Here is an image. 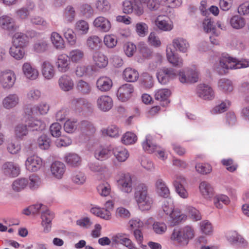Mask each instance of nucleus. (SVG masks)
Instances as JSON below:
<instances>
[{"label": "nucleus", "mask_w": 249, "mask_h": 249, "mask_svg": "<svg viewBox=\"0 0 249 249\" xmlns=\"http://www.w3.org/2000/svg\"><path fill=\"white\" fill-rule=\"evenodd\" d=\"M93 25L99 30L104 32L108 31L111 28L110 21L103 17L96 18L93 21Z\"/></svg>", "instance_id": "obj_18"}, {"label": "nucleus", "mask_w": 249, "mask_h": 249, "mask_svg": "<svg viewBox=\"0 0 249 249\" xmlns=\"http://www.w3.org/2000/svg\"><path fill=\"white\" fill-rule=\"evenodd\" d=\"M22 71L25 76L31 80L36 79L38 76V72L33 68L29 63H25L22 66Z\"/></svg>", "instance_id": "obj_22"}, {"label": "nucleus", "mask_w": 249, "mask_h": 249, "mask_svg": "<svg viewBox=\"0 0 249 249\" xmlns=\"http://www.w3.org/2000/svg\"><path fill=\"white\" fill-rule=\"evenodd\" d=\"M219 88L225 92H231L233 89L232 82L229 79H221L218 83Z\"/></svg>", "instance_id": "obj_54"}, {"label": "nucleus", "mask_w": 249, "mask_h": 249, "mask_svg": "<svg viewBox=\"0 0 249 249\" xmlns=\"http://www.w3.org/2000/svg\"><path fill=\"white\" fill-rule=\"evenodd\" d=\"M102 134L104 135H107L110 137H116L119 136L120 130L115 125H111L106 129L102 130Z\"/></svg>", "instance_id": "obj_49"}, {"label": "nucleus", "mask_w": 249, "mask_h": 249, "mask_svg": "<svg viewBox=\"0 0 249 249\" xmlns=\"http://www.w3.org/2000/svg\"><path fill=\"white\" fill-rule=\"evenodd\" d=\"M97 88L102 91H108L112 86L111 79L107 76L100 77L96 82Z\"/></svg>", "instance_id": "obj_17"}, {"label": "nucleus", "mask_w": 249, "mask_h": 249, "mask_svg": "<svg viewBox=\"0 0 249 249\" xmlns=\"http://www.w3.org/2000/svg\"><path fill=\"white\" fill-rule=\"evenodd\" d=\"M166 55L168 61L174 66L181 67L183 64L181 58L174 53L171 48L166 49Z\"/></svg>", "instance_id": "obj_26"}, {"label": "nucleus", "mask_w": 249, "mask_h": 249, "mask_svg": "<svg viewBox=\"0 0 249 249\" xmlns=\"http://www.w3.org/2000/svg\"><path fill=\"white\" fill-rule=\"evenodd\" d=\"M93 67L90 65L87 66L79 65L75 69V74L78 77H82L84 75H89L92 74Z\"/></svg>", "instance_id": "obj_44"}, {"label": "nucleus", "mask_w": 249, "mask_h": 249, "mask_svg": "<svg viewBox=\"0 0 249 249\" xmlns=\"http://www.w3.org/2000/svg\"><path fill=\"white\" fill-rule=\"evenodd\" d=\"M155 186L157 194L164 198H168L170 196V191L164 181L161 178L157 179Z\"/></svg>", "instance_id": "obj_11"}, {"label": "nucleus", "mask_w": 249, "mask_h": 249, "mask_svg": "<svg viewBox=\"0 0 249 249\" xmlns=\"http://www.w3.org/2000/svg\"><path fill=\"white\" fill-rule=\"evenodd\" d=\"M4 173L9 177L18 176L20 172L19 167L12 162H7L2 166Z\"/></svg>", "instance_id": "obj_13"}, {"label": "nucleus", "mask_w": 249, "mask_h": 249, "mask_svg": "<svg viewBox=\"0 0 249 249\" xmlns=\"http://www.w3.org/2000/svg\"><path fill=\"white\" fill-rule=\"evenodd\" d=\"M65 161L71 167H76L80 165L81 159L80 156L75 153H70L65 157Z\"/></svg>", "instance_id": "obj_27"}, {"label": "nucleus", "mask_w": 249, "mask_h": 249, "mask_svg": "<svg viewBox=\"0 0 249 249\" xmlns=\"http://www.w3.org/2000/svg\"><path fill=\"white\" fill-rule=\"evenodd\" d=\"M245 19L240 15L232 16L230 20L231 26L234 29L239 30L244 28L246 25Z\"/></svg>", "instance_id": "obj_28"}, {"label": "nucleus", "mask_w": 249, "mask_h": 249, "mask_svg": "<svg viewBox=\"0 0 249 249\" xmlns=\"http://www.w3.org/2000/svg\"><path fill=\"white\" fill-rule=\"evenodd\" d=\"M61 28L64 33V36L69 43L71 46L74 45L76 42V36L73 31L70 29L66 28L64 26H62Z\"/></svg>", "instance_id": "obj_40"}, {"label": "nucleus", "mask_w": 249, "mask_h": 249, "mask_svg": "<svg viewBox=\"0 0 249 249\" xmlns=\"http://www.w3.org/2000/svg\"><path fill=\"white\" fill-rule=\"evenodd\" d=\"M189 216L194 221L200 220L202 218L201 215L197 210L191 206H188L187 208Z\"/></svg>", "instance_id": "obj_60"}, {"label": "nucleus", "mask_w": 249, "mask_h": 249, "mask_svg": "<svg viewBox=\"0 0 249 249\" xmlns=\"http://www.w3.org/2000/svg\"><path fill=\"white\" fill-rule=\"evenodd\" d=\"M173 183L176 191L178 195L182 198H187L188 197V193L184 186L186 183L185 178L182 176H177Z\"/></svg>", "instance_id": "obj_8"}, {"label": "nucleus", "mask_w": 249, "mask_h": 249, "mask_svg": "<svg viewBox=\"0 0 249 249\" xmlns=\"http://www.w3.org/2000/svg\"><path fill=\"white\" fill-rule=\"evenodd\" d=\"M87 46L91 50H97L102 45V39L97 36H91L87 40Z\"/></svg>", "instance_id": "obj_25"}, {"label": "nucleus", "mask_w": 249, "mask_h": 249, "mask_svg": "<svg viewBox=\"0 0 249 249\" xmlns=\"http://www.w3.org/2000/svg\"><path fill=\"white\" fill-rule=\"evenodd\" d=\"M51 139L45 134L40 136L37 139V144L41 149L47 150L51 145Z\"/></svg>", "instance_id": "obj_45"}, {"label": "nucleus", "mask_w": 249, "mask_h": 249, "mask_svg": "<svg viewBox=\"0 0 249 249\" xmlns=\"http://www.w3.org/2000/svg\"><path fill=\"white\" fill-rule=\"evenodd\" d=\"M51 41L57 49H62L64 47L63 38L56 32H53L51 36Z\"/></svg>", "instance_id": "obj_47"}, {"label": "nucleus", "mask_w": 249, "mask_h": 249, "mask_svg": "<svg viewBox=\"0 0 249 249\" xmlns=\"http://www.w3.org/2000/svg\"><path fill=\"white\" fill-rule=\"evenodd\" d=\"M71 179L75 184L82 185L86 182V177L83 172H76L73 174Z\"/></svg>", "instance_id": "obj_56"}, {"label": "nucleus", "mask_w": 249, "mask_h": 249, "mask_svg": "<svg viewBox=\"0 0 249 249\" xmlns=\"http://www.w3.org/2000/svg\"><path fill=\"white\" fill-rule=\"evenodd\" d=\"M134 90V86L130 84L122 85L118 89L117 96L118 99L122 102L128 101L132 96Z\"/></svg>", "instance_id": "obj_4"}, {"label": "nucleus", "mask_w": 249, "mask_h": 249, "mask_svg": "<svg viewBox=\"0 0 249 249\" xmlns=\"http://www.w3.org/2000/svg\"><path fill=\"white\" fill-rule=\"evenodd\" d=\"M123 78L128 82H135L139 77L138 71L131 68H126L123 71Z\"/></svg>", "instance_id": "obj_20"}, {"label": "nucleus", "mask_w": 249, "mask_h": 249, "mask_svg": "<svg viewBox=\"0 0 249 249\" xmlns=\"http://www.w3.org/2000/svg\"><path fill=\"white\" fill-rule=\"evenodd\" d=\"M76 88L79 92L84 95L89 94L91 90L90 85L83 80H80L77 82Z\"/></svg>", "instance_id": "obj_43"}, {"label": "nucleus", "mask_w": 249, "mask_h": 249, "mask_svg": "<svg viewBox=\"0 0 249 249\" xmlns=\"http://www.w3.org/2000/svg\"><path fill=\"white\" fill-rule=\"evenodd\" d=\"M230 202L229 198L224 195H217L213 198L214 205L218 209H221L223 207V204L228 205Z\"/></svg>", "instance_id": "obj_42"}, {"label": "nucleus", "mask_w": 249, "mask_h": 249, "mask_svg": "<svg viewBox=\"0 0 249 249\" xmlns=\"http://www.w3.org/2000/svg\"><path fill=\"white\" fill-rule=\"evenodd\" d=\"M97 189L99 194L104 196H108L110 192V185L107 182L99 184Z\"/></svg>", "instance_id": "obj_63"}, {"label": "nucleus", "mask_w": 249, "mask_h": 249, "mask_svg": "<svg viewBox=\"0 0 249 249\" xmlns=\"http://www.w3.org/2000/svg\"><path fill=\"white\" fill-rule=\"evenodd\" d=\"M16 79L15 74L12 71H5L0 73V82L4 89L11 88L14 85Z\"/></svg>", "instance_id": "obj_3"}, {"label": "nucleus", "mask_w": 249, "mask_h": 249, "mask_svg": "<svg viewBox=\"0 0 249 249\" xmlns=\"http://www.w3.org/2000/svg\"><path fill=\"white\" fill-rule=\"evenodd\" d=\"M168 18L164 16H159L156 21V24L160 30L164 31H171L173 28V25L170 24L168 20Z\"/></svg>", "instance_id": "obj_21"}, {"label": "nucleus", "mask_w": 249, "mask_h": 249, "mask_svg": "<svg viewBox=\"0 0 249 249\" xmlns=\"http://www.w3.org/2000/svg\"><path fill=\"white\" fill-rule=\"evenodd\" d=\"M141 85L145 89H150L153 85V77L148 73L142 74L141 79Z\"/></svg>", "instance_id": "obj_46"}, {"label": "nucleus", "mask_w": 249, "mask_h": 249, "mask_svg": "<svg viewBox=\"0 0 249 249\" xmlns=\"http://www.w3.org/2000/svg\"><path fill=\"white\" fill-rule=\"evenodd\" d=\"M80 128L82 133L88 136L93 135L96 131L93 124L88 121H82L80 123Z\"/></svg>", "instance_id": "obj_32"}, {"label": "nucleus", "mask_w": 249, "mask_h": 249, "mask_svg": "<svg viewBox=\"0 0 249 249\" xmlns=\"http://www.w3.org/2000/svg\"><path fill=\"white\" fill-rule=\"evenodd\" d=\"M0 25L4 29L15 30L16 29L13 19L7 16L0 18Z\"/></svg>", "instance_id": "obj_35"}, {"label": "nucleus", "mask_w": 249, "mask_h": 249, "mask_svg": "<svg viewBox=\"0 0 249 249\" xmlns=\"http://www.w3.org/2000/svg\"><path fill=\"white\" fill-rule=\"evenodd\" d=\"M113 153L117 160L120 161H124L128 157V151L122 147L113 148Z\"/></svg>", "instance_id": "obj_38"}, {"label": "nucleus", "mask_w": 249, "mask_h": 249, "mask_svg": "<svg viewBox=\"0 0 249 249\" xmlns=\"http://www.w3.org/2000/svg\"><path fill=\"white\" fill-rule=\"evenodd\" d=\"M51 170L54 177L61 178L65 172V165L60 161H55L51 165Z\"/></svg>", "instance_id": "obj_19"}, {"label": "nucleus", "mask_w": 249, "mask_h": 249, "mask_svg": "<svg viewBox=\"0 0 249 249\" xmlns=\"http://www.w3.org/2000/svg\"><path fill=\"white\" fill-rule=\"evenodd\" d=\"M137 140L136 135L132 132H126L122 137V141L125 144H130L135 142Z\"/></svg>", "instance_id": "obj_64"}, {"label": "nucleus", "mask_w": 249, "mask_h": 249, "mask_svg": "<svg viewBox=\"0 0 249 249\" xmlns=\"http://www.w3.org/2000/svg\"><path fill=\"white\" fill-rule=\"evenodd\" d=\"M90 170L94 173L102 174L106 170L105 166L99 164L98 162H92L89 163Z\"/></svg>", "instance_id": "obj_59"}, {"label": "nucleus", "mask_w": 249, "mask_h": 249, "mask_svg": "<svg viewBox=\"0 0 249 249\" xmlns=\"http://www.w3.org/2000/svg\"><path fill=\"white\" fill-rule=\"evenodd\" d=\"M172 43L176 50L182 53H186L189 47L188 41L181 37L174 39Z\"/></svg>", "instance_id": "obj_23"}, {"label": "nucleus", "mask_w": 249, "mask_h": 249, "mask_svg": "<svg viewBox=\"0 0 249 249\" xmlns=\"http://www.w3.org/2000/svg\"><path fill=\"white\" fill-rule=\"evenodd\" d=\"M104 42L108 48H113L117 44V37L113 35H106L104 37Z\"/></svg>", "instance_id": "obj_62"}, {"label": "nucleus", "mask_w": 249, "mask_h": 249, "mask_svg": "<svg viewBox=\"0 0 249 249\" xmlns=\"http://www.w3.org/2000/svg\"><path fill=\"white\" fill-rule=\"evenodd\" d=\"M10 55L17 60L22 59L25 55V51L24 48L12 45L9 51Z\"/></svg>", "instance_id": "obj_24"}, {"label": "nucleus", "mask_w": 249, "mask_h": 249, "mask_svg": "<svg viewBox=\"0 0 249 249\" xmlns=\"http://www.w3.org/2000/svg\"><path fill=\"white\" fill-rule=\"evenodd\" d=\"M97 105L101 110L106 112L109 110L113 106L111 98L107 95H102L97 100Z\"/></svg>", "instance_id": "obj_10"}, {"label": "nucleus", "mask_w": 249, "mask_h": 249, "mask_svg": "<svg viewBox=\"0 0 249 249\" xmlns=\"http://www.w3.org/2000/svg\"><path fill=\"white\" fill-rule=\"evenodd\" d=\"M142 146L143 149L149 153H153L157 148V146L153 143L149 136L146 137L142 143Z\"/></svg>", "instance_id": "obj_57"}, {"label": "nucleus", "mask_w": 249, "mask_h": 249, "mask_svg": "<svg viewBox=\"0 0 249 249\" xmlns=\"http://www.w3.org/2000/svg\"><path fill=\"white\" fill-rule=\"evenodd\" d=\"M170 218L172 220L173 225H176L183 220H185L186 218L185 215L180 214L178 210H173L171 214L170 215Z\"/></svg>", "instance_id": "obj_55"}, {"label": "nucleus", "mask_w": 249, "mask_h": 249, "mask_svg": "<svg viewBox=\"0 0 249 249\" xmlns=\"http://www.w3.org/2000/svg\"><path fill=\"white\" fill-rule=\"evenodd\" d=\"M48 48V43L44 40H39L36 41L33 45L34 51L37 53L45 52Z\"/></svg>", "instance_id": "obj_50"}, {"label": "nucleus", "mask_w": 249, "mask_h": 249, "mask_svg": "<svg viewBox=\"0 0 249 249\" xmlns=\"http://www.w3.org/2000/svg\"><path fill=\"white\" fill-rule=\"evenodd\" d=\"M27 124H19L15 128V135L17 138L21 139L28 134Z\"/></svg>", "instance_id": "obj_58"}, {"label": "nucleus", "mask_w": 249, "mask_h": 249, "mask_svg": "<svg viewBox=\"0 0 249 249\" xmlns=\"http://www.w3.org/2000/svg\"><path fill=\"white\" fill-rule=\"evenodd\" d=\"M118 185L121 190L126 193L131 192L132 190V178L129 173L122 174L118 180Z\"/></svg>", "instance_id": "obj_5"}, {"label": "nucleus", "mask_w": 249, "mask_h": 249, "mask_svg": "<svg viewBox=\"0 0 249 249\" xmlns=\"http://www.w3.org/2000/svg\"><path fill=\"white\" fill-rule=\"evenodd\" d=\"M68 57L73 63H79L84 57V52L80 49H73L70 52Z\"/></svg>", "instance_id": "obj_36"}, {"label": "nucleus", "mask_w": 249, "mask_h": 249, "mask_svg": "<svg viewBox=\"0 0 249 249\" xmlns=\"http://www.w3.org/2000/svg\"><path fill=\"white\" fill-rule=\"evenodd\" d=\"M248 67H249V60L247 59L238 60L228 56H222L220 58L219 64L221 74L226 73L229 69L245 68Z\"/></svg>", "instance_id": "obj_2"}, {"label": "nucleus", "mask_w": 249, "mask_h": 249, "mask_svg": "<svg viewBox=\"0 0 249 249\" xmlns=\"http://www.w3.org/2000/svg\"><path fill=\"white\" fill-rule=\"evenodd\" d=\"M42 73L47 79H51L54 75L53 66L48 61H44L42 64Z\"/></svg>", "instance_id": "obj_33"}, {"label": "nucleus", "mask_w": 249, "mask_h": 249, "mask_svg": "<svg viewBox=\"0 0 249 249\" xmlns=\"http://www.w3.org/2000/svg\"><path fill=\"white\" fill-rule=\"evenodd\" d=\"M143 3L138 0H133V12L136 15L140 16L144 13Z\"/></svg>", "instance_id": "obj_61"}, {"label": "nucleus", "mask_w": 249, "mask_h": 249, "mask_svg": "<svg viewBox=\"0 0 249 249\" xmlns=\"http://www.w3.org/2000/svg\"><path fill=\"white\" fill-rule=\"evenodd\" d=\"M89 29V24L87 21L84 20L77 21L75 25V31L81 34H86Z\"/></svg>", "instance_id": "obj_48"}, {"label": "nucleus", "mask_w": 249, "mask_h": 249, "mask_svg": "<svg viewBox=\"0 0 249 249\" xmlns=\"http://www.w3.org/2000/svg\"><path fill=\"white\" fill-rule=\"evenodd\" d=\"M170 239L172 241L180 246H185L187 245V242L185 240V238L183 236L179 229H175L173 231Z\"/></svg>", "instance_id": "obj_34"}, {"label": "nucleus", "mask_w": 249, "mask_h": 249, "mask_svg": "<svg viewBox=\"0 0 249 249\" xmlns=\"http://www.w3.org/2000/svg\"><path fill=\"white\" fill-rule=\"evenodd\" d=\"M198 96L204 100H212L214 98V92L211 87L205 84H200L197 89Z\"/></svg>", "instance_id": "obj_9"}, {"label": "nucleus", "mask_w": 249, "mask_h": 249, "mask_svg": "<svg viewBox=\"0 0 249 249\" xmlns=\"http://www.w3.org/2000/svg\"><path fill=\"white\" fill-rule=\"evenodd\" d=\"M19 98L16 94H9L3 100V107L7 109L15 107L18 103Z\"/></svg>", "instance_id": "obj_31"}, {"label": "nucleus", "mask_w": 249, "mask_h": 249, "mask_svg": "<svg viewBox=\"0 0 249 249\" xmlns=\"http://www.w3.org/2000/svg\"><path fill=\"white\" fill-rule=\"evenodd\" d=\"M68 56L61 55L58 57L57 66L60 71L65 72L70 68V61Z\"/></svg>", "instance_id": "obj_29"}, {"label": "nucleus", "mask_w": 249, "mask_h": 249, "mask_svg": "<svg viewBox=\"0 0 249 249\" xmlns=\"http://www.w3.org/2000/svg\"><path fill=\"white\" fill-rule=\"evenodd\" d=\"M134 198L139 208L142 211L149 210L153 200L148 193L147 186L142 183L138 184L135 188Z\"/></svg>", "instance_id": "obj_1"}, {"label": "nucleus", "mask_w": 249, "mask_h": 249, "mask_svg": "<svg viewBox=\"0 0 249 249\" xmlns=\"http://www.w3.org/2000/svg\"><path fill=\"white\" fill-rule=\"evenodd\" d=\"M44 208H45V206L41 204H36L32 205L28 208L24 209L22 213L26 215H29L31 213L34 214L36 213L39 210L41 212L44 209Z\"/></svg>", "instance_id": "obj_52"}, {"label": "nucleus", "mask_w": 249, "mask_h": 249, "mask_svg": "<svg viewBox=\"0 0 249 249\" xmlns=\"http://www.w3.org/2000/svg\"><path fill=\"white\" fill-rule=\"evenodd\" d=\"M42 164L41 159L34 155L29 157L25 161L26 169L31 172L38 171L41 167Z\"/></svg>", "instance_id": "obj_6"}, {"label": "nucleus", "mask_w": 249, "mask_h": 249, "mask_svg": "<svg viewBox=\"0 0 249 249\" xmlns=\"http://www.w3.org/2000/svg\"><path fill=\"white\" fill-rule=\"evenodd\" d=\"M171 95V91L166 89H160L157 91L155 94V98L156 100L160 101L161 105L165 107L169 103L168 98Z\"/></svg>", "instance_id": "obj_14"}, {"label": "nucleus", "mask_w": 249, "mask_h": 249, "mask_svg": "<svg viewBox=\"0 0 249 249\" xmlns=\"http://www.w3.org/2000/svg\"><path fill=\"white\" fill-rule=\"evenodd\" d=\"M58 84L60 89L65 91L71 90L73 89L74 86L71 78L66 74L63 75L60 77Z\"/></svg>", "instance_id": "obj_15"}, {"label": "nucleus", "mask_w": 249, "mask_h": 249, "mask_svg": "<svg viewBox=\"0 0 249 249\" xmlns=\"http://www.w3.org/2000/svg\"><path fill=\"white\" fill-rule=\"evenodd\" d=\"M90 211L93 214L105 220H109L111 218V213L108 209L92 208Z\"/></svg>", "instance_id": "obj_41"}, {"label": "nucleus", "mask_w": 249, "mask_h": 249, "mask_svg": "<svg viewBox=\"0 0 249 249\" xmlns=\"http://www.w3.org/2000/svg\"><path fill=\"white\" fill-rule=\"evenodd\" d=\"M93 61L95 66L99 68H105L108 64V59L100 52H95L92 56Z\"/></svg>", "instance_id": "obj_16"}, {"label": "nucleus", "mask_w": 249, "mask_h": 249, "mask_svg": "<svg viewBox=\"0 0 249 249\" xmlns=\"http://www.w3.org/2000/svg\"><path fill=\"white\" fill-rule=\"evenodd\" d=\"M199 189L202 195L206 199L210 198L213 196V188L206 181H203L200 184Z\"/></svg>", "instance_id": "obj_30"}, {"label": "nucleus", "mask_w": 249, "mask_h": 249, "mask_svg": "<svg viewBox=\"0 0 249 249\" xmlns=\"http://www.w3.org/2000/svg\"><path fill=\"white\" fill-rule=\"evenodd\" d=\"M28 183L27 179L19 178L15 180L12 184V188L16 192H19L24 189Z\"/></svg>", "instance_id": "obj_51"}, {"label": "nucleus", "mask_w": 249, "mask_h": 249, "mask_svg": "<svg viewBox=\"0 0 249 249\" xmlns=\"http://www.w3.org/2000/svg\"><path fill=\"white\" fill-rule=\"evenodd\" d=\"M110 151L107 148L99 147L97 148L94 152V156L99 160H104L109 158Z\"/></svg>", "instance_id": "obj_39"}, {"label": "nucleus", "mask_w": 249, "mask_h": 249, "mask_svg": "<svg viewBox=\"0 0 249 249\" xmlns=\"http://www.w3.org/2000/svg\"><path fill=\"white\" fill-rule=\"evenodd\" d=\"M29 41L27 35L20 32L16 33L12 38V45L25 48L28 46Z\"/></svg>", "instance_id": "obj_12"}, {"label": "nucleus", "mask_w": 249, "mask_h": 249, "mask_svg": "<svg viewBox=\"0 0 249 249\" xmlns=\"http://www.w3.org/2000/svg\"><path fill=\"white\" fill-rule=\"evenodd\" d=\"M28 128L32 131H41L45 129V124L38 119H30L27 124Z\"/></svg>", "instance_id": "obj_37"}, {"label": "nucleus", "mask_w": 249, "mask_h": 249, "mask_svg": "<svg viewBox=\"0 0 249 249\" xmlns=\"http://www.w3.org/2000/svg\"><path fill=\"white\" fill-rule=\"evenodd\" d=\"M41 212L42 225L44 227V231L48 232L51 229V222L54 217V214L52 212L45 208Z\"/></svg>", "instance_id": "obj_7"}, {"label": "nucleus", "mask_w": 249, "mask_h": 249, "mask_svg": "<svg viewBox=\"0 0 249 249\" xmlns=\"http://www.w3.org/2000/svg\"><path fill=\"white\" fill-rule=\"evenodd\" d=\"M179 230L183 234V236L185 238V240L189 243V241L194 237V231L191 227L187 226L182 228L179 229Z\"/></svg>", "instance_id": "obj_53"}]
</instances>
